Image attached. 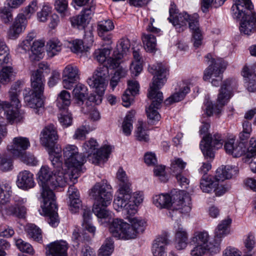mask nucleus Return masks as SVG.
Instances as JSON below:
<instances>
[{"label":"nucleus","mask_w":256,"mask_h":256,"mask_svg":"<svg viewBox=\"0 0 256 256\" xmlns=\"http://www.w3.org/2000/svg\"><path fill=\"white\" fill-rule=\"evenodd\" d=\"M232 220L230 218L222 220L215 230L214 242V245L211 246L210 250L212 252H218L220 250V243L222 238L230 232L229 227Z\"/></svg>","instance_id":"nucleus-17"},{"label":"nucleus","mask_w":256,"mask_h":256,"mask_svg":"<svg viewBox=\"0 0 256 256\" xmlns=\"http://www.w3.org/2000/svg\"><path fill=\"white\" fill-rule=\"evenodd\" d=\"M131 192H120V195L116 196L113 202L114 208L117 211L122 210L124 214L134 215L137 212L136 205L130 201Z\"/></svg>","instance_id":"nucleus-16"},{"label":"nucleus","mask_w":256,"mask_h":256,"mask_svg":"<svg viewBox=\"0 0 256 256\" xmlns=\"http://www.w3.org/2000/svg\"><path fill=\"white\" fill-rule=\"evenodd\" d=\"M110 52V48H104L102 50H98L95 51L94 53V58L98 62L100 63L106 62L108 56Z\"/></svg>","instance_id":"nucleus-58"},{"label":"nucleus","mask_w":256,"mask_h":256,"mask_svg":"<svg viewBox=\"0 0 256 256\" xmlns=\"http://www.w3.org/2000/svg\"><path fill=\"white\" fill-rule=\"evenodd\" d=\"M242 5L244 8L242 12H239L237 10L235 3L232 7V9L235 14L238 12L237 18H239L243 14L242 20L240 26V30L241 33L250 35L252 33L256 32V12L252 11L253 5L252 8H248L243 4Z\"/></svg>","instance_id":"nucleus-11"},{"label":"nucleus","mask_w":256,"mask_h":256,"mask_svg":"<svg viewBox=\"0 0 256 256\" xmlns=\"http://www.w3.org/2000/svg\"><path fill=\"white\" fill-rule=\"evenodd\" d=\"M126 75V71L122 68H118L114 73L110 81V85L114 88L118 84L120 79L124 77Z\"/></svg>","instance_id":"nucleus-59"},{"label":"nucleus","mask_w":256,"mask_h":256,"mask_svg":"<svg viewBox=\"0 0 256 256\" xmlns=\"http://www.w3.org/2000/svg\"><path fill=\"white\" fill-rule=\"evenodd\" d=\"M12 143V146H8V149L14 156H20L30 146L29 140L25 137L14 138Z\"/></svg>","instance_id":"nucleus-25"},{"label":"nucleus","mask_w":256,"mask_h":256,"mask_svg":"<svg viewBox=\"0 0 256 256\" xmlns=\"http://www.w3.org/2000/svg\"><path fill=\"white\" fill-rule=\"evenodd\" d=\"M193 21L190 24V29L192 31V40L194 46L198 48L202 44V37L199 28V23L196 22V16L193 17Z\"/></svg>","instance_id":"nucleus-34"},{"label":"nucleus","mask_w":256,"mask_h":256,"mask_svg":"<svg viewBox=\"0 0 256 256\" xmlns=\"http://www.w3.org/2000/svg\"><path fill=\"white\" fill-rule=\"evenodd\" d=\"M30 80L32 88L24 90V100L28 106L36 109V114H39L44 105L42 96L44 90V79L42 72L40 70L34 71L32 74Z\"/></svg>","instance_id":"nucleus-5"},{"label":"nucleus","mask_w":256,"mask_h":256,"mask_svg":"<svg viewBox=\"0 0 256 256\" xmlns=\"http://www.w3.org/2000/svg\"><path fill=\"white\" fill-rule=\"evenodd\" d=\"M133 216H126V218L128 220L130 223V225L138 234L142 232L144 230V221L137 218L133 217Z\"/></svg>","instance_id":"nucleus-43"},{"label":"nucleus","mask_w":256,"mask_h":256,"mask_svg":"<svg viewBox=\"0 0 256 256\" xmlns=\"http://www.w3.org/2000/svg\"><path fill=\"white\" fill-rule=\"evenodd\" d=\"M8 49L4 42L0 40V65L7 64L9 62Z\"/></svg>","instance_id":"nucleus-56"},{"label":"nucleus","mask_w":256,"mask_h":256,"mask_svg":"<svg viewBox=\"0 0 256 256\" xmlns=\"http://www.w3.org/2000/svg\"><path fill=\"white\" fill-rule=\"evenodd\" d=\"M237 172V168L236 167L232 166H222L217 169L215 179L218 182H223L226 179L231 178Z\"/></svg>","instance_id":"nucleus-31"},{"label":"nucleus","mask_w":256,"mask_h":256,"mask_svg":"<svg viewBox=\"0 0 256 256\" xmlns=\"http://www.w3.org/2000/svg\"><path fill=\"white\" fill-rule=\"evenodd\" d=\"M84 6L85 7L81 12L80 14L90 20L94 12L96 4L92 0Z\"/></svg>","instance_id":"nucleus-61"},{"label":"nucleus","mask_w":256,"mask_h":256,"mask_svg":"<svg viewBox=\"0 0 256 256\" xmlns=\"http://www.w3.org/2000/svg\"><path fill=\"white\" fill-rule=\"evenodd\" d=\"M54 6L56 10L62 16H64L67 13L68 0H55Z\"/></svg>","instance_id":"nucleus-60"},{"label":"nucleus","mask_w":256,"mask_h":256,"mask_svg":"<svg viewBox=\"0 0 256 256\" xmlns=\"http://www.w3.org/2000/svg\"><path fill=\"white\" fill-rule=\"evenodd\" d=\"M15 243L18 248L23 252L27 253L30 255H33L34 250L30 244L23 240L21 238L14 239Z\"/></svg>","instance_id":"nucleus-49"},{"label":"nucleus","mask_w":256,"mask_h":256,"mask_svg":"<svg viewBox=\"0 0 256 256\" xmlns=\"http://www.w3.org/2000/svg\"><path fill=\"white\" fill-rule=\"evenodd\" d=\"M142 40L144 49L148 52H152L156 51V42L155 36L150 34H143Z\"/></svg>","instance_id":"nucleus-40"},{"label":"nucleus","mask_w":256,"mask_h":256,"mask_svg":"<svg viewBox=\"0 0 256 256\" xmlns=\"http://www.w3.org/2000/svg\"><path fill=\"white\" fill-rule=\"evenodd\" d=\"M16 184L19 188L24 190L34 188L35 182L33 174L26 170L20 172L17 176Z\"/></svg>","instance_id":"nucleus-28"},{"label":"nucleus","mask_w":256,"mask_h":256,"mask_svg":"<svg viewBox=\"0 0 256 256\" xmlns=\"http://www.w3.org/2000/svg\"><path fill=\"white\" fill-rule=\"evenodd\" d=\"M224 142L222 136L218 134L214 135L208 134L203 136L200 146L201 150L206 158H214V148L218 149L221 148Z\"/></svg>","instance_id":"nucleus-14"},{"label":"nucleus","mask_w":256,"mask_h":256,"mask_svg":"<svg viewBox=\"0 0 256 256\" xmlns=\"http://www.w3.org/2000/svg\"><path fill=\"white\" fill-rule=\"evenodd\" d=\"M224 148L227 154L234 157H240L246 152V157L252 158L256 156V139L252 138L246 148L244 142L231 138L226 142Z\"/></svg>","instance_id":"nucleus-8"},{"label":"nucleus","mask_w":256,"mask_h":256,"mask_svg":"<svg viewBox=\"0 0 256 256\" xmlns=\"http://www.w3.org/2000/svg\"><path fill=\"white\" fill-rule=\"evenodd\" d=\"M58 139L57 131L53 124L46 126L41 132V144L46 148H51L55 145Z\"/></svg>","instance_id":"nucleus-21"},{"label":"nucleus","mask_w":256,"mask_h":256,"mask_svg":"<svg viewBox=\"0 0 256 256\" xmlns=\"http://www.w3.org/2000/svg\"><path fill=\"white\" fill-rule=\"evenodd\" d=\"M27 232L29 236L34 240L38 242L42 241L41 230L35 224H28V226Z\"/></svg>","instance_id":"nucleus-50"},{"label":"nucleus","mask_w":256,"mask_h":256,"mask_svg":"<svg viewBox=\"0 0 256 256\" xmlns=\"http://www.w3.org/2000/svg\"><path fill=\"white\" fill-rule=\"evenodd\" d=\"M135 136L137 140L147 142L149 140V136L147 132L143 128V122L138 121V126L135 132Z\"/></svg>","instance_id":"nucleus-52"},{"label":"nucleus","mask_w":256,"mask_h":256,"mask_svg":"<svg viewBox=\"0 0 256 256\" xmlns=\"http://www.w3.org/2000/svg\"><path fill=\"white\" fill-rule=\"evenodd\" d=\"M114 241L111 238H107L99 250L98 256H110L114 250Z\"/></svg>","instance_id":"nucleus-45"},{"label":"nucleus","mask_w":256,"mask_h":256,"mask_svg":"<svg viewBox=\"0 0 256 256\" xmlns=\"http://www.w3.org/2000/svg\"><path fill=\"white\" fill-rule=\"evenodd\" d=\"M209 235L208 232H198L194 233V236L192 238V242L194 244H196L203 245L206 247L208 248V252L211 254H215L217 252H212L210 248L211 246L214 245V238L208 242Z\"/></svg>","instance_id":"nucleus-29"},{"label":"nucleus","mask_w":256,"mask_h":256,"mask_svg":"<svg viewBox=\"0 0 256 256\" xmlns=\"http://www.w3.org/2000/svg\"><path fill=\"white\" fill-rule=\"evenodd\" d=\"M14 70L12 66H4L0 71V84H6L12 80Z\"/></svg>","instance_id":"nucleus-44"},{"label":"nucleus","mask_w":256,"mask_h":256,"mask_svg":"<svg viewBox=\"0 0 256 256\" xmlns=\"http://www.w3.org/2000/svg\"><path fill=\"white\" fill-rule=\"evenodd\" d=\"M64 166L68 170L72 168L76 172L80 171L82 166L86 162V156L78 152V148L74 145L68 144L63 148Z\"/></svg>","instance_id":"nucleus-10"},{"label":"nucleus","mask_w":256,"mask_h":256,"mask_svg":"<svg viewBox=\"0 0 256 256\" xmlns=\"http://www.w3.org/2000/svg\"><path fill=\"white\" fill-rule=\"evenodd\" d=\"M39 184L41 186L40 197L39 198L42 204L41 205L42 214L48 217V223L53 227H56L58 223V206L56 204V196L52 190L58 187L65 186L70 174L68 172L52 171L46 166H42L38 174ZM71 176L73 178L74 175Z\"/></svg>","instance_id":"nucleus-1"},{"label":"nucleus","mask_w":256,"mask_h":256,"mask_svg":"<svg viewBox=\"0 0 256 256\" xmlns=\"http://www.w3.org/2000/svg\"><path fill=\"white\" fill-rule=\"evenodd\" d=\"M124 230L123 232L121 234L120 239L129 240L134 238L136 237L138 233L134 228L126 222L124 225Z\"/></svg>","instance_id":"nucleus-57"},{"label":"nucleus","mask_w":256,"mask_h":256,"mask_svg":"<svg viewBox=\"0 0 256 256\" xmlns=\"http://www.w3.org/2000/svg\"><path fill=\"white\" fill-rule=\"evenodd\" d=\"M44 43L42 40H36L32 42V46L30 45V50L32 54L34 55L40 57L44 52Z\"/></svg>","instance_id":"nucleus-64"},{"label":"nucleus","mask_w":256,"mask_h":256,"mask_svg":"<svg viewBox=\"0 0 256 256\" xmlns=\"http://www.w3.org/2000/svg\"><path fill=\"white\" fill-rule=\"evenodd\" d=\"M175 237L174 246L178 250L184 249L188 244V234L186 230L179 222L174 225Z\"/></svg>","instance_id":"nucleus-26"},{"label":"nucleus","mask_w":256,"mask_h":256,"mask_svg":"<svg viewBox=\"0 0 256 256\" xmlns=\"http://www.w3.org/2000/svg\"><path fill=\"white\" fill-rule=\"evenodd\" d=\"M49 158L54 168L57 169L56 172H64L62 158V156H55L52 154H49Z\"/></svg>","instance_id":"nucleus-63"},{"label":"nucleus","mask_w":256,"mask_h":256,"mask_svg":"<svg viewBox=\"0 0 256 256\" xmlns=\"http://www.w3.org/2000/svg\"><path fill=\"white\" fill-rule=\"evenodd\" d=\"M83 221L82 226L84 229L94 235L96 228L90 222L92 212L90 207L84 206L82 208Z\"/></svg>","instance_id":"nucleus-35"},{"label":"nucleus","mask_w":256,"mask_h":256,"mask_svg":"<svg viewBox=\"0 0 256 256\" xmlns=\"http://www.w3.org/2000/svg\"><path fill=\"white\" fill-rule=\"evenodd\" d=\"M3 110L8 122L10 124L14 122H18L21 121L23 116L19 112L20 104H18V106L14 104V102L10 103L5 102L3 106Z\"/></svg>","instance_id":"nucleus-22"},{"label":"nucleus","mask_w":256,"mask_h":256,"mask_svg":"<svg viewBox=\"0 0 256 256\" xmlns=\"http://www.w3.org/2000/svg\"><path fill=\"white\" fill-rule=\"evenodd\" d=\"M135 114V110L128 112L123 121L122 124V132L126 136H128L131 134L133 128L132 123Z\"/></svg>","instance_id":"nucleus-39"},{"label":"nucleus","mask_w":256,"mask_h":256,"mask_svg":"<svg viewBox=\"0 0 256 256\" xmlns=\"http://www.w3.org/2000/svg\"><path fill=\"white\" fill-rule=\"evenodd\" d=\"M190 90V88L188 86L184 87L178 92L174 93L166 99L164 101V104L166 105H169L182 100L185 97L186 95L189 92Z\"/></svg>","instance_id":"nucleus-41"},{"label":"nucleus","mask_w":256,"mask_h":256,"mask_svg":"<svg viewBox=\"0 0 256 256\" xmlns=\"http://www.w3.org/2000/svg\"><path fill=\"white\" fill-rule=\"evenodd\" d=\"M244 244L245 249L244 250V254L243 256H252V252L256 244L255 238L252 234L250 233L248 234L244 240Z\"/></svg>","instance_id":"nucleus-46"},{"label":"nucleus","mask_w":256,"mask_h":256,"mask_svg":"<svg viewBox=\"0 0 256 256\" xmlns=\"http://www.w3.org/2000/svg\"><path fill=\"white\" fill-rule=\"evenodd\" d=\"M242 74L244 78V82L248 90L250 92H256V74L251 72L246 66L244 67Z\"/></svg>","instance_id":"nucleus-32"},{"label":"nucleus","mask_w":256,"mask_h":256,"mask_svg":"<svg viewBox=\"0 0 256 256\" xmlns=\"http://www.w3.org/2000/svg\"><path fill=\"white\" fill-rule=\"evenodd\" d=\"M46 46L48 54L50 56H54L57 54L62 50V44L56 39H52L48 41Z\"/></svg>","instance_id":"nucleus-42"},{"label":"nucleus","mask_w":256,"mask_h":256,"mask_svg":"<svg viewBox=\"0 0 256 256\" xmlns=\"http://www.w3.org/2000/svg\"><path fill=\"white\" fill-rule=\"evenodd\" d=\"M148 70L154 76L148 94V97L152 100V103L148 108L146 109V112L148 122L154 124L160 119V115L157 110L160 108L164 98L160 89L166 82L168 69L165 65L160 62L150 66Z\"/></svg>","instance_id":"nucleus-2"},{"label":"nucleus","mask_w":256,"mask_h":256,"mask_svg":"<svg viewBox=\"0 0 256 256\" xmlns=\"http://www.w3.org/2000/svg\"><path fill=\"white\" fill-rule=\"evenodd\" d=\"M168 243L166 236L157 238L154 240L152 248L154 256H166V246Z\"/></svg>","instance_id":"nucleus-30"},{"label":"nucleus","mask_w":256,"mask_h":256,"mask_svg":"<svg viewBox=\"0 0 256 256\" xmlns=\"http://www.w3.org/2000/svg\"><path fill=\"white\" fill-rule=\"evenodd\" d=\"M226 0H202L201 9L204 12L206 13L212 6L214 8H218L222 6Z\"/></svg>","instance_id":"nucleus-51"},{"label":"nucleus","mask_w":256,"mask_h":256,"mask_svg":"<svg viewBox=\"0 0 256 256\" xmlns=\"http://www.w3.org/2000/svg\"><path fill=\"white\" fill-rule=\"evenodd\" d=\"M153 202L160 208H169L173 206L175 210L172 212L186 214L191 210V198L184 190H178L170 196L168 194L156 195L153 198Z\"/></svg>","instance_id":"nucleus-4"},{"label":"nucleus","mask_w":256,"mask_h":256,"mask_svg":"<svg viewBox=\"0 0 256 256\" xmlns=\"http://www.w3.org/2000/svg\"><path fill=\"white\" fill-rule=\"evenodd\" d=\"M80 72L78 68L74 64H68L62 72V85L64 88L70 90L79 80Z\"/></svg>","instance_id":"nucleus-19"},{"label":"nucleus","mask_w":256,"mask_h":256,"mask_svg":"<svg viewBox=\"0 0 256 256\" xmlns=\"http://www.w3.org/2000/svg\"><path fill=\"white\" fill-rule=\"evenodd\" d=\"M126 222H124L120 219H114L110 226V232L112 236L115 238L120 239L121 234L123 232L124 230V224Z\"/></svg>","instance_id":"nucleus-38"},{"label":"nucleus","mask_w":256,"mask_h":256,"mask_svg":"<svg viewBox=\"0 0 256 256\" xmlns=\"http://www.w3.org/2000/svg\"><path fill=\"white\" fill-rule=\"evenodd\" d=\"M237 86L235 79L228 78L223 82L217 98V104L214 105L212 102L206 100L204 102V113L207 116L213 114L219 116L223 106L228 102L232 96V91Z\"/></svg>","instance_id":"nucleus-7"},{"label":"nucleus","mask_w":256,"mask_h":256,"mask_svg":"<svg viewBox=\"0 0 256 256\" xmlns=\"http://www.w3.org/2000/svg\"><path fill=\"white\" fill-rule=\"evenodd\" d=\"M194 15L196 16V22H198V15L197 14L189 15L185 12L178 14L172 18H168V20L176 27L178 32H180L183 31L184 28H186V24L188 22V23L189 28H190L191 22H194L192 20L194 19L193 17Z\"/></svg>","instance_id":"nucleus-20"},{"label":"nucleus","mask_w":256,"mask_h":256,"mask_svg":"<svg viewBox=\"0 0 256 256\" xmlns=\"http://www.w3.org/2000/svg\"><path fill=\"white\" fill-rule=\"evenodd\" d=\"M130 48V40L126 38H121L116 46V50L114 52L112 57L108 58V62L112 68H118L120 64V60Z\"/></svg>","instance_id":"nucleus-18"},{"label":"nucleus","mask_w":256,"mask_h":256,"mask_svg":"<svg viewBox=\"0 0 256 256\" xmlns=\"http://www.w3.org/2000/svg\"><path fill=\"white\" fill-rule=\"evenodd\" d=\"M110 188V185L102 181L96 183L90 192V196L95 200L92 212L98 219H100V222L102 224L112 217V212L106 208L110 204L112 199Z\"/></svg>","instance_id":"nucleus-3"},{"label":"nucleus","mask_w":256,"mask_h":256,"mask_svg":"<svg viewBox=\"0 0 256 256\" xmlns=\"http://www.w3.org/2000/svg\"><path fill=\"white\" fill-rule=\"evenodd\" d=\"M68 248L66 241L56 240L46 246V256H67Z\"/></svg>","instance_id":"nucleus-24"},{"label":"nucleus","mask_w":256,"mask_h":256,"mask_svg":"<svg viewBox=\"0 0 256 256\" xmlns=\"http://www.w3.org/2000/svg\"><path fill=\"white\" fill-rule=\"evenodd\" d=\"M72 96L78 104H83L88 96L87 87L81 83L78 84L72 90Z\"/></svg>","instance_id":"nucleus-33"},{"label":"nucleus","mask_w":256,"mask_h":256,"mask_svg":"<svg viewBox=\"0 0 256 256\" xmlns=\"http://www.w3.org/2000/svg\"><path fill=\"white\" fill-rule=\"evenodd\" d=\"M114 28L112 22L110 20H102L98 22L97 30L99 36H103L104 34L112 30Z\"/></svg>","instance_id":"nucleus-47"},{"label":"nucleus","mask_w":256,"mask_h":256,"mask_svg":"<svg viewBox=\"0 0 256 256\" xmlns=\"http://www.w3.org/2000/svg\"><path fill=\"white\" fill-rule=\"evenodd\" d=\"M11 186L6 182L0 184V213L2 215H14L19 218H24L26 214V210L23 205L26 202V199L16 196L14 198V204L7 205L11 194Z\"/></svg>","instance_id":"nucleus-6"},{"label":"nucleus","mask_w":256,"mask_h":256,"mask_svg":"<svg viewBox=\"0 0 256 256\" xmlns=\"http://www.w3.org/2000/svg\"><path fill=\"white\" fill-rule=\"evenodd\" d=\"M96 94H91L88 98V100L99 104L102 101V96L105 91V89L102 88H94Z\"/></svg>","instance_id":"nucleus-62"},{"label":"nucleus","mask_w":256,"mask_h":256,"mask_svg":"<svg viewBox=\"0 0 256 256\" xmlns=\"http://www.w3.org/2000/svg\"><path fill=\"white\" fill-rule=\"evenodd\" d=\"M89 21L81 14L78 16L72 17L70 20L72 26L78 29L84 28Z\"/></svg>","instance_id":"nucleus-55"},{"label":"nucleus","mask_w":256,"mask_h":256,"mask_svg":"<svg viewBox=\"0 0 256 256\" xmlns=\"http://www.w3.org/2000/svg\"><path fill=\"white\" fill-rule=\"evenodd\" d=\"M186 163L180 158H175L172 161L170 170L174 175L182 173L186 166Z\"/></svg>","instance_id":"nucleus-48"},{"label":"nucleus","mask_w":256,"mask_h":256,"mask_svg":"<svg viewBox=\"0 0 256 256\" xmlns=\"http://www.w3.org/2000/svg\"><path fill=\"white\" fill-rule=\"evenodd\" d=\"M117 178L120 181L119 192H131V184L128 182L126 172L121 168H119L117 174Z\"/></svg>","instance_id":"nucleus-36"},{"label":"nucleus","mask_w":256,"mask_h":256,"mask_svg":"<svg viewBox=\"0 0 256 256\" xmlns=\"http://www.w3.org/2000/svg\"><path fill=\"white\" fill-rule=\"evenodd\" d=\"M140 85L136 80L128 81V88L123 94L122 99L124 106L128 108L132 103L134 96L138 94Z\"/></svg>","instance_id":"nucleus-23"},{"label":"nucleus","mask_w":256,"mask_h":256,"mask_svg":"<svg viewBox=\"0 0 256 256\" xmlns=\"http://www.w3.org/2000/svg\"><path fill=\"white\" fill-rule=\"evenodd\" d=\"M205 58L206 61L210 62L209 66L204 71L203 79L208 80L212 79V86H218L222 82V74L226 67V64L221 58L215 60L212 58L210 54H208Z\"/></svg>","instance_id":"nucleus-9"},{"label":"nucleus","mask_w":256,"mask_h":256,"mask_svg":"<svg viewBox=\"0 0 256 256\" xmlns=\"http://www.w3.org/2000/svg\"><path fill=\"white\" fill-rule=\"evenodd\" d=\"M108 65H103L98 67L92 78L88 79V84L92 88H106L109 79L108 68L114 69L110 66L107 60Z\"/></svg>","instance_id":"nucleus-15"},{"label":"nucleus","mask_w":256,"mask_h":256,"mask_svg":"<svg viewBox=\"0 0 256 256\" xmlns=\"http://www.w3.org/2000/svg\"><path fill=\"white\" fill-rule=\"evenodd\" d=\"M98 144L94 138L86 141L83 145L84 152L92 163L98 164L101 160H107L111 152L112 148L109 146H105L98 150Z\"/></svg>","instance_id":"nucleus-13"},{"label":"nucleus","mask_w":256,"mask_h":256,"mask_svg":"<svg viewBox=\"0 0 256 256\" xmlns=\"http://www.w3.org/2000/svg\"><path fill=\"white\" fill-rule=\"evenodd\" d=\"M212 180V178L208 176H203L200 180V189L204 192L210 193L214 192L215 186L217 184L216 180Z\"/></svg>","instance_id":"nucleus-37"},{"label":"nucleus","mask_w":256,"mask_h":256,"mask_svg":"<svg viewBox=\"0 0 256 256\" xmlns=\"http://www.w3.org/2000/svg\"><path fill=\"white\" fill-rule=\"evenodd\" d=\"M20 160L26 165L36 166L38 164V160L34 154L30 153L24 152L20 156H18Z\"/></svg>","instance_id":"nucleus-54"},{"label":"nucleus","mask_w":256,"mask_h":256,"mask_svg":"<svg viewBox=\"0 0 256 256\" xmlns=\"http://www.w3.org/2000/svg\"><path fill=\"white\" fill-rule=\"evenodd\" d=\"M26 24L27 20L24 14H19L10 28L8 32L9 37L12 39L16 38L25 30Z\"/></svg>","instance_id":"nucleus-27"},{"label":"nucleus","mask_w":256,"mask_h":256,"mask_svg":"<svg viewBox=\"0 0 256 256\" xmlns=\"http://www.w3.org/2000/svg\"><path fill=\"white\" fill-rule=\"evenodd\" d=\"M242 5L244 8L242 12H239L237 10L235 3L232 7V9L235 14L238 12L237 18H239L243 14L242 20L240 26V30L241 33L250 35L252 33L256 32V12L252 11L253 5L252 8H248L243 4Z\"/></svg>","instance_id":"nucleus-12"},{"label":"nucleus","mask_w":256,"mask_h":256,"mask_svg":"<svg viewBox=\"0 0 256 256\" xmlns=\"http://www.w3.org/2000/svg\"><path fill=\"white\" fill-rule=\"evenodd\" d=\"M22 82L20 81L16 82L14 84H13L9 92L10 98L11 102H14V104L18 106V104L20 103V101L18 98V93Z\"/></svg>","instance_id":"nucleus-53"}]
</instances>
